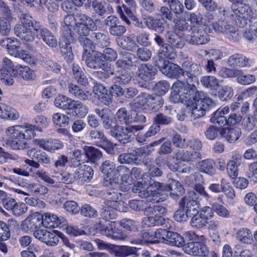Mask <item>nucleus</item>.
Listing matches in <instances>:
<instances>
[{"label":"nucleus","instance_id":"1","mask_svg":"<svg viewBox=\"0 0 257 257\" xmlns=\"http://www.w3.org/2000/svg\"><path fill=\"white\" fill-rule=\"evenodd\" d=\"M232 3L231 8L220 7L218 12L225 18L234 21L236 25L243 27L247 24V21L252 19L253 13L250 7L243 3V0H228Z\"/></svg>","mask_w":257,"mask_h":257},{"label":"nucleus","instance_id":"2","mask_svg":"<svg viewBox=\"0 0 257 257\" xmlns=\"http://www.w3.org/2000/svg\"><path fill=\"white\" fill-rule=\"evenodd\" d=\"M186 75L188 79L178 80L173 84L170 99L175 103L181 101L193 114V74Z\"/></svg>","mask_w":257,"mask_h":257},{"label":"nucleus","instance_id":"3","mask_svg":"<svg viewBox=\"0 0 257 257\" xmlns=\"http://www.w3.org/2000/svg\"><path fill=\"white\" fill-rule=\"evenodd\" d=\"M148 176V173H145L142 180L134 185L133 191L140 197L147 198L149 202H158L161 199L160 196L163 195L162 184L157 182L152 183L151 180L146 181L144 179Z\"/></svg>","mask_w":257,"mask_h":257},{"label":"nucleus","instance_id":"4","mask_svg":"<svg viewBox=\"0 0 257 257\" xmlns=\"http://www.w3.org/2000/svg\"><path fill=\"white\" fill-rule=\"evenodd\" d=\"M64 23L65 26L63 27V34L60 38L59 45L64 58L69 62L73 58L70 43L75 39L71 33V29H75L77 23H76L75 18L72 15L65 16L64 19Z\"/></svg>","mask_w":257,"mask_h":257},{"label":"nucleus","instance_id":"5","mask_svg":"<svg viewBox=\"0 0 257 257\" xmlns=\"http://www.w3.org/2000/svg\"><path fill=\"white\" fill-rule=\"evenodd\" d=\"M121 194L109 189L106 193L107 199L105 202V205L102 208L100 215L105 221L113 219L117 216V211L125 212L126 210V204L123 202L117 201L119 196Z\"/></svg>","mask_w":257,"mask_h":257},{"label":"nucleus","instance_id":"6","mask_svg":"<svg viewBox=\"0 0 257 257\" xmlns=\"http://www.w3.org/2000/svg\"><path fill=\"white\" fill-rule=\"evenodd\" d=\"M0 44L3 47L7 48L8 53L12 56L19 57L25 62L31 65H35L37 59L29 52L19 50L20 42L16 39L7 38L1 41Z\"/></svg>","mask_w":257,"mask_h":257},{"label":"nucleus","instance_id":"7","mask_svg":"<svg viewBox=\"0 0 257 257\" xmlns=\"http://www.w3.org/2000/svg\"><path fill=\"white\" fill-rule=\"evenodd\" d=\"M217 21L213 22L211 24L212 28L214 31L219 34H222L226 38L232 42H236L239 41L240 36L238 33L237 29L233 25L228 23L227 21L234 20H229L225 17L219 13Z\"/></svg>","mask_w":257,"mask_h":257},{"label":"nucleus","instance_id":"8","mask_svg":"<svg viewBox=\"0 0 257 257\" xmlns=\"http://www.w3.org/2000/svg\"><path fill=\"white\" fill-rule=\"evenodd\" d=\"M94 242L99 250H107L116 257H127L131 255L136 254L139 250V248L134 246L127 245L116 246L107 243L99 238L95 239Z\"/></svg>","mask_w":257,"mask_h":257},{"label":"nucleus","instance_id":"9","mask_svg":"<svg viewBox=\"0 0 257 257\" xmlns=\"http://www.w3.org/2000/svg\"><path fill=\"white\" fill-rule=\"evenodd\" d=\"M115 221H104L95 225V228L101 234L114 240H123L126 235L117 227Z\"/></svg>","mask_w":257,"mask_h":257},{"label":"nucleus","instance_id":"10","mask_svg":"<svg viewBox=\"0 0 257 257\" xmlns=\"http://www.w3.org/2000/svg\"><path fill=\"white\" fill-rule=\"evenodd\" d=\"M155 64L159 70L165 75L170 78L179 79L183 76L184 79H188L186 73L192 74L190 71H184L179 66L169 61H155Z\"/></svg>","mask_w":257,"mask_h":257},{"label":"nucleus","instance_id":"11","mask_svg":"<svg viewBox=\"0 0 257 257\" xmlns=\"http://www.w3.org/2000/svg\"><path fill=\"white\" fill-rule=\"evenodd\" d=\"M213 104L212 100L202 92L197 91L194 96V119L204 116L206 111Z\"/></svg>","mask_w":257,"mask_h":257},{"label":"nucleus","instance_id":"12","mask_svg":"<svg viewBox=\"0 0 257 257\" xmlns=\"http://www.w3.org/2000/svg\"><path fill=\"white\" fill-rule=\"evenodd\" d=\"M144 128L143 125H131L126 127L115 125L110 130V134L122 144L130 142L131 138L135 132L141 130Z\"/></svg>","mask_w":257,"mask_h":257},{"label":"nucleus","instance_id":"13","mask_svg":"<svg viewBox=\"0 0 257 257\" xmlns=\"http://www.w3.org/2000/svg\"><path fill=\"white\" fill-rule=\"evenodd\" d=\"M26 134L23 137H19L13 139H3V145L14 150H24L29 148V144L26 140L32 139L35 135V131L27 130L25 131Z\"/></svg>","mask_w":257,"mask_h":257},{"label":"nucleus","instance_id":"14","mask_svg":"<svg viewBox=\"0 0 257 257\" xmlns=\"http://www.w3.org/2000/svg\"><path fill=\"white\" fill-rule=\"evenodd\" d=\"M194 179L197 183H196L194 187V211L197 210L201 206L203 199H207L208 197L207 193L205 192L204 188L202 184L204 179L202 176L199 173H195L194 174Z\"/></svg>","mask_w":257,"mask_h":257},{"label":"nucleus","instance_id":"15","mask_svg":"<svg viewBox=\"0 0 257 257\" xmlns=\"http://www.w3.org/2000/svg\"><path fill=\"white\" fill-rule=\"evenodd\" d=\"M42 219L41 220V225L47 228L56 227H64L67 224L66 219L63 217H58L56 215L50 213L45 212L41 214Z\"/></svg>","mask_w":257,"mask_h":257},{"label":"nucleus","instance_id":"16","mask_svg":"<svg viewBox=\"0 0 257 257\" xmlns=\"http://www.w3.org/2000/svg\"><path fill=\"white\" fill-rule=\"evenodd\" d=\"M100 169L103 174L104 185L113 186L115 177L117 174L116 173L117 171V167L115 168V165L112 162L106 160L102 163Z\"/></svg>","mask_w":257,"mask_h":257},{"label":"nucleus","instance_id":"17","mask_svg":"<svg viewBox=\"0 0 257 257\" xmlns=\"http://www.w3.org/2000/svg\"><path fill=\"white\" fill-rule=\"evenodd\" d=\"M42 217L41 214L35 212L28 215L21 224L22 230L26 233L34 232L36 229L41 227V220Z\"/></svg>","mask_w":257,"mask_h":257},{"label":"nucleus","instance_id":"18","mask_svg":"<svg viewBox=\"0 0 257 257\" xmlns=\"http://www.w3.org/2000/svg\"><path fill=\"white\" fill-rule=\"evenodd\" d=\"M89 139L93 143L99 147L105 148L108 149V151H111L115 145L108 141L107 138L104 136V133L102 131L93 130L91 131L89 134Z\"/></svg>","mask_w":257,"mask_h":257},{"label":"nucleus","instance_id":"19","mask_svg":"<svg viewBox=\"0 0 257 257\" xmlns=\"http://www.w3.org/2000/svg\"><path fill=\"white\" fill-rule=\"evenodd\" d=\"M214 213L209 206H205L194 214V227L201 228L205 226L207 220L212 218Z\"/></svg>","mask_w":257,"mask_h":257},{"label":"nucleus","instance_id":"20","mask_svg":"<svg viewBox=\"0 0 257 257\" xmlns=\"http://www.w3.org/2000/svg\"><path fill=\"white\" fill-rule=\"evenodd\" d=\"M12 61L7 57H5L2 60V65L1 68V79L7 85H12L14 83V80L10 74V72L15 69Z\"/></svg>","mask_w":257,"mask_h":257},{"label":"nucleus","instance_id":"21","mask_svg":"<svg viewBox=\"0 0 257 257\" xmlns=\"http://www.w3.org/2000/svg\"><path fill=\"white\" fill-rule=\"evenodd\" d=\"M103 55L101 53L97 51H93L92 53H83L82 60L85 61L88 67L92 69H98L103 62Z\"/></svg>","mask_w":257,"mask_h":257},{"label":"nucleus","instance_id":"22","mask_svg":"<svg viewBox=\"0 0 257 257\" xmlns=\"http://www.w3.org/2000/svg\"><path fill=\"white\" fill-rule=\"evenodd\" d=\"M35 126L30 124L25 125H15L7 127L5 131V134L9 138L13 139L19 137H23L26 134L25 131L30 130L35 131Z\"/></svg>","mask_w":257,"mask_h":257},{"label":"nucleus","instance_id":"23","mask_svg":"<svg viewBox=\"0 0 257 257\" xmlns=\"http://www.w3.org/2000/svg\"><path fill=\"white\" fill-rule=\"evenodd\" d=\"M37 33V37L41 38L49 47L54 48L57 45V40L53 34L47 29L37 26H34Z\"/></svg>","mask_w":257,"mask_h":257},{"label":"nucleus","instance_id":"24","mask_svg":"<svg viewBox=\"0 0 257 257\" xmlns=\"http://www.w3.org/2000/svg\"><path fill=\"white\" fill-rule=\"evenodd\" d=\"M204 242V236H199L194 233V257H206L208 250Z\"/></svg>","mask_w":257,"mask_h":257},{"label":"nucleus","instance_id":"25","mask_svg":"<svg viewBox=\"0 0 257 257\" xmlns=\"http://www.w3.org/2000/svg\"><path fill=\"white\" fill-rule=\"evenodd\" d=\"M76 180L81 184L89 182L93 176V170L88 165H82L75 172Z\"/></svg>","mask_w":257,"mask_h":257},{"label":"nucleus","instance_id":"26","mask_svg":"<svg viewBox=\"0 0 257 257\" xmlns=\"http://www.w3.org/2000/svg\"><path fill=\"white\" fill-rule=\"evenodd\" d=\"M34 141L40 148L47 151H54L59 150L64 146L63 142L58 139H36Z\"/></svg>","mask_w":257,"mask_h":257},{"label":"nucleus","instance_id":"27","mask_svg":"<svg viewBox=\"0 0 257 257\" xmlns=\"http://www.w3.org/2000/svg\"><path fill=\"white\" fill-rule=\"evenodd\" d=\"M14 31L18 37L26 42L33 41L35 35H37L36 32L33 30V28H26L20 25H16Z\"/></svg>","mask_w":257,"mask_h":257},{"label":"nucleus","instance_id":"28","mask_svg":"<svg viewBox=\"0 0 257 257\" xmlns=\"http://www.w3.org/2000/svg\"><path fill=\"white\" fill-rule=\"evenodd\" d=\"M154 99L152 95L147 93H141L135 100L134 102L132 104L133 109L136 111L137 109L141 108L142 107L147 105L148 106L156 107L157 106L153 105Z\"/></svg>","mask_w":257,"mask_h":257},{"label":"nucleus","instance_id":"29","mask_svg":"<svg viewBox=\"0 0 257 257\" xmlns=\"http://www.w3.org/2000/svg\"><path fill=\"white\" fill-rule=\"evenodd\" d=\"M229 112V108L228 106L218 108L212 114V116L210 118V121L220 127L227 125V119L224 115L227 114Z\"/></svg>","mask_w":257,"mask_h":257},{"label":"nucleus","instance_id":"30","mask_svg":"<svg viewBox=\"0 0 257 257\" xmlns=\"http://www.w3.org/2000/svg\"><path fill=\"white\" fill-rule=\"evenodd\" d=\"M13 75L27 81L33 80L36 77L35 72L29 67L20 65L16 66L13 69Z\"/></svg>","mask_w":257,"mask_h":257},{"label":"nucleus","instance_id":"31","mask_svg":"<svg viewBox=\"0 0 257 257\" xmlns=\"http://www.w3.org/2000/svg\"><path fill=\"white\" fill-rule=\"evenodd\" d=\"M136 74L139 79L148 82L153 78L156 72L151 65L143 64L139 67Z\"/></svg>","mask_w":257,"mask_h":257},{"label":"nucleus","instance_id":"32","mask_svg":"<svg viewBox=\"0 0 257 257\" xmlns=\"http://www.w3.org/2000/svg\"><path fill=\"white\" fill-rule=\"evenodd\" d=\"M176 51L170 45L166 44L160 47L158 51L159 59L156 61H168L166 59L174 60L176 57Z\"/></svg>","mask_w":257,"mask_h":257},{"label":"nucleus","instance_id":"33","mask_svg":"<svg viewBox=\"0 0 257 257\" xmlns=\"http://www.w3.org/2000/svg\"><path fill=\"white\" fill-rule=\"evenodd\" d=\"M143 21L149 29L158 33H162L164 31V24L160 19H155L151 16H145Z\"/></svg>","mask_w":257,"mask_h":257},{"label":"nucleus","instance_id":"34","mask_svg":"<svg viewBox=\"0 0 257 257\" xmlns=\"http://www.w3.org/2000/svg\"><path fill=\"white\" fill-rule=\"evenodd\" d=\"M117 174L115 177V181L113 184L114 188H110L113 189V191L117 192V189L119 188H123L122 186H120L119 182V177L121 178L122 181H125L127 183V180L129 178L131 174L130 169L124 166H119L117 167V171L116 172Z\"/></svg>","mask_w":257,"mask_h":257},{"label":"nucleus","instance_id":"35","mask_svg":"<svg viewBox=\"0 0 257 257\" xmlns=\"http://www.w3.org/2000/svg\"><path fill=\"white\" fill-rule=\"evenodd\" d=\"M118 45L127 51L133 52L136 50L138 45L135 40V35L130 34L123 36L119 38L117 41Z\"/></svg>","mask_w":257,"mask_h":257},{"label":"nucleus","instance_id":"36","mask_svg":"<svg viewBox=\"0 0 257 257\" xmlns=\"http://www.w3.org/2000/svg\"><path fill=\"white\" fill-rule=\"evenodd\" d=\"M241 135V129L237 127L225 128L222 129L221 135L230 143H235Z\"/></svg>","mask_w":257,"mask_h":257},{"label":"nucleus","instance_id":"37","mask_svg":"<svg viewBox=\"0 0 257 257\" xmlns=\"http://www.w3.org/2000/svg\"><path fill=\"white\" fill-rule=\"evenodd\" d=\"M167 210L165 207L154 205L146 207L145 209V213L146 215H152L156 219H162L161 225L165 222L164 216L166 215Z\"/></svg>","mask_w":257,"mask_h":257},{"label":"nucleus","instance_id":"38","mask_svg":"<svg viewBox=\"0 0 257 257\" xmlns=\"http://www.w3.org/2000/svg\"><path fill=\"white\" fill-rule=\"evenodd\" d=\"M228 64L232 67H244L248 66L249 60L242 54H235L231 56L228 60Z\"/></svg>","mask_w":257,"mask_h":257},{"label":"nucleus","instance_id":"39","mask_svg":"<svg viewBox=\"0 0 257 257\" xmlns=\"http://www.w3.org/2000/svg\"><path fill=\"white\" fill-rule=\"evenodd\" d=\"M209 41V37L205 31L204 26H199L198 28L194 29V43L197 45H203Z\"/></svg>","mask_w":257,"mask_h":257},{"label":"nucleus","instance_id":"40","mask_svg":"<svg viewBox=\"0 0 257 257\" xmlns=\"http://www.w3.org/2000/svg\"><path fill=\"white\" fill-rule=\"evenodd\" d=\"M154 231L150 229L143 230L140 234V237L134 238L131 241L132 244H143L146 243H155Z\"/></svg>","mask_w":257,"mask_h":257},{"label":"nucleus","instance_id":"41","mask_svg":"<svg viewBox=\"0 0 257 257\" xmlns=\"http://www.w3.org/2000/svg\"><path fill=\"white\" fill-rule=\"evenodd\" d=\"M253 235L251 230L247 228H241L236 233V239L240 242L250 244L253 242Z\"/></svg>","mask_w":257,"mask_h":257},{"label":"nucleus","instance_id":"42","mask_svg":"<svg viewBox=\"0 0 257 257\" xmlns=\"http://www.w3.org/2000/svg\"><path fill=\"white\" fill-rule=\"evenodd\" d=\"M69 93L73 96L81 100H86L90 97L91 93L89 91H84L74 83H70L68 86Z\"/></svg>","mask_w":257,"mask_h":257},{"label":"nucleus","instance_id":"43","mask_svg":"<svg viewBox=\"0 0 257 257\" xmlns=\"http://www.w3.org/2000/svg\"><path fill=\"white\" fill-rule=\"evenodd\" d=\"M73 103L74 100L64 95H59L54 100L55 106L62 109L68 110L69 112L71 111Z\"/></svg>","mask_w":257,"mask_h":257},{"label":"nucleus","instance_id":"44","mask_svg":"<svg viewBox=\"0 0 257 257\" xmlns=\"http://www.w3.org/2000/svg\"><path fill=\"white\" fill-rule=\"evenodd\" d=\"M84 149L88 162L97 164L102 157V153L98 149L92 147H85Z\"/></svg>","mask_w":257,"mask_h":257},{"label":"nucleus","instance_id":"45","mask_svg":"<svg viewBox=\"0 0 257 257\" xmlns=\"http://www.w3.org/2000/svg\"><path fill=\"white\" fill-rule=\"evenodd\" d=\"M73 104V106H72V109L70 112L78 117H84L88 112V107L78 100H74V103Z\"/></svg>","mask_w":257,"mask_h":257},{"label":"nucleus","instance_id":"46","mask_svg":"<svg viewBox=\"0 0 257 257\" xmlns=\"http://www.w3.org/2000/svg\"><path fill=\"white\" fill-rule=\"evenodd\" d=\"M249 22V28L244 31L243 37L250 42H253L255 37L257 38V18L250 20Z\"/></svg>","mask_w":257,"mask_h":257},{"label":"nucleus","instance_id":"47","mask_svg":"<svg viewBox=\"0 0 257 257\" xmlns=\"http://www.w3.org/2000/svg\"><path fill=\"white\" fill-rule=\"evenodd\" d=\"M213 161L211 159H205L196 164V169L201 172L208 174H213Z\"/></svg>","mask_w":257,"mask_h":257},{"label":"nucleus","instance_id":"48","mask_svg":"<svg viewBox=\"0 0 257 257\" xmlns=\"http://www.w3.org/2000/svg\"><path fill=\"white\" fill-rule=\"evenodd\" d=\"M28 190L35 196L44 195L48 192V188L39 183H29L27 185Z\"/></svg>","mask_w":257,"mask_h":257},{"label":"nucleus","instance_id":"49","mask_svg":"<svg viewBox=\"0 0 257 257\" xmlns=\"http://www.w3.org/2000/svg\"><path fill=\"white\" fill-rule=\"evenodd\" d=\"M61 235L62 232L58 230L48 231L44 243L50 246H56L59 242Z\"/></svg>","mask_w":257,"mask_h":257},{"label":"nucleus","instance_id":"50","mask_svg":"<svg viewBox=\"0 0 257 257\" xmlns=\"http://www.w3.org/2000/svg\"><path fill=\"white\" fill-rule=\"evenodd\" d=\"M185 242L184 238L179 233L169 231L166 244L170 245L180 247Z\"/></svg>","mask_w":257,"mask_h":257},{"label":"nucleus","instance_id":"51","mask_svg":"<svg viewBox=\"0 0 257 257\" xmlns=\"http://www.w3.org/2000/svg\"><path fill=\"white\" fill-rule=\"evenodd\" d=\"M72 72L75 79L78 83L83 86H86L88 84L87 78L78 65L73 64Z\"/></svg>","mask_w":257,"mask_h":257},{"label":"nucleus","instance_id":"52","mask_svg":"<svg viewBox=\"0 0 257 257\" xmlns=\"http://www.w3.org/2000/svg\"><path fill=\"white\" fill-rule=\"evenodd\" d=\"M201 83L210 90H216L219 86V81L214 76H205L201 77Z\"/></svg>","mask_w":257,"mask_h":257},{"label":"nucleus","instance_id":"53","mask_svg":"<svg viewBox=\"0 0 257 257\" xmlns=\"http://www.w3.org/2000/svg\"><path fill=\"white\" fill-rule=\"evenodd\" d=\"M122 7L124 9L125 13H123L120 6L116 7L117 13L119 15L122 21L125 22L127 25H130L131 22L128 18H131L132 20H135L136 19V17L133 14L132 10L127 8L126 6L123 5Z\"/></svg>","mask_w":257,"mask_h":257},{"label":"nucleus","instance_id":"54","mask_svg":"<svg viewBox=\"0 0 257 257\" xmlns=\"http://www.w3.org/2000/svg\"><path fill=\"white\" fill-rule=\"evenodd\" d=\"M3 114L2 118L13 120L19 118L20 116L19 113L15 108L5 103L3 104Z\"/></svg>","mask_w":257,"mask_h":257},{"label":"nucleus","instance_id":"55","mask_svg":"<svg viewBox=\"0 0 257 257\" xmlns=\"http://www.w3.org/2000/svg\"><path fill=\"white\" fill-rule=\"evenodd\" d=\"M167 41L177 48H182L184 46V42L174 32L169 31L166 34Z\"/></svg>","mask_w":257,"mask_h":257},{"label":"nucleus","instance_id":"56","mask_svg":"<svg viewBox=\"0 0 257 257\" xmlns=\"http://www.w3.org/2000/svg\"><path fill=\"white\" fill-rule=\"evenodd\" d=\"M20 21L21 23V24H20L21 26L26 28L32 27L35 31L34 26L41 27L39 23L34 20L31 16L27 14H22L20 16Z\"/></svg>","mask_w":257,"mask_h":257},{"label":"nucleus","instance_id":"57","mask_svg":"<svg viewBox=\"0 0 257 257\" xmlns=\"http://www.w3.org/2000/svg\"><path fill=\"white\" fill-rule=\"evenodd\" d=\"M107 3L103 1L94 0L92 2V8L94 13L98 16H102L107 12Z\"/></svg>","mask_w":257,"mask_h":257},{"label":"nucleus","instance_id":"58","mask_svg":"<svg viewBox=\"0 0 257 257\" xmlns=\"http://www.w3.org/2000/svg\"><path fill=\"white\" fill-rule=\"evenodd\" d=\"M210 208L213 212L214 211L221 217L228 218L230 217L229 211L224 206L218 202H214Z\"/></svg>","mask_w":257,"mask_h":257},{"label":"nucleus","instance_id":"59","mask_svg":"<svg viewBox=\"0 0 257 257\" xmlns=\"http://www.w3.org/2000/svg\"><path fill=\"white\" fill-rule=\"evenodd\" d=\"M234 94L232 88L228 85H224L218 90V95L222 101H226L230 99Z\"/></svg>","mask_w":257,"mask_h":257},{"label":"nucleus","instance_id":"60","mask_svg":"<svg viewBox=\"0 0 257 257\" xmlns=\"http://www.w3.org/2000/svg\"><path fill=\"white\" fill-rule=\"evenodd\" d=\"M131 78V76L128 71L124 69H121L120 71H118L114 80L115 82L119 84H125L130 82Z\"/></svg>","mask_w":257,"mask_h":257},{"label":"nucleus","instance_id":"61","mask_svg":"<svg viewBox=\"0 0 257 257\" xmlns=\"http://www.w3.org/2000/svg\"><path fill=\"white\" fill-rule=\"evenodd\" d=\"M171 193L174 196H181L184 192V189L181 184L178 181L172 180L169 185Z\"/></svg>","mask_w":257,"mask_h":257},{"label":"nucleus","instance_id":"62","mask_svg":"<svg viewBox=\"0 0 257 257\" xmlns=\"http://www.w3.org/2000/svg\"><path fill=\"white\" fill-rule=\"evenodd\" d=\"M170 231L165 229L159 228L154 231L155 243L163 242L166 243L168 236Z\"/></svg>","mask_w":257,"mask_h":257},{"label":"nucleus","instance_id":"63","mask_svg":"<svg viewBox=\"0 0 257 257\" xmlns=\"http://www.w3.org/2000/svg\"><path fill=\"white\" fill-rule=\"evenodd\" d=\"M238 76H236L237 82L242 85H248L255 81V76L251 74L244 75L242 70H239Z\"/></svg>","mask_w":257,"mask_h":257},{"label":"nucleus","instance_id":"64","mask_svg":"<svg viewBox=\"0 0 257 257\" xmlns=\"http://www.w3.org/2000/svg\"><path fill=\"white\" fill-rule=\"evenodd\" d=\"M169 88L170 85L165 80H162L156 84L154 87V91L157 95L161 96L165 94Z\"/></svg>","mask_w":257,"mask_h":257}]
</instances>
